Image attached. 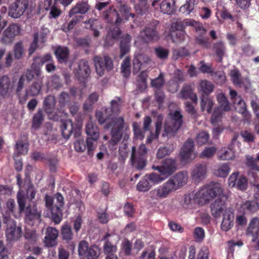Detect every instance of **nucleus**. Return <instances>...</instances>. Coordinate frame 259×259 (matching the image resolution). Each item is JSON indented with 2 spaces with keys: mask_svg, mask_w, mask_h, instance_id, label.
Segmentation results:
<instances>
[{
  "mask_svg": "<svg viewBox=\"0 0 259 259\" xmlns=\"http://www.w3.org/2000/svg\"><path fill=\"white\" fill-rule=\"evenodd\" d=\"M223 192V187L218 183L211 182L202 187L196 193L186 195L182 202L184 207L189 209L194 206L196 200L203 205L209 202L213 197L220 196Z\"/></svg>",
  "mask_w": 259,
  "mask_h": 259,
  "instance_id": "nucleus-1",
  "label": "nucleus"
},
{
  "mask_svg": "<svg viewBox=\"0 0 259 259\" xmlns=\"http://www.w3.org/2000/svg\"><path fill=\"white\" fill-rule=\"evenodd\" d=\"M96 117L100 123L103 124L106 122L105 128H111V139L109 142L111 146H114L119 142L122 137V130L125 131L128 128L127 124L124 122V119L122 117L114 118L112 115L107 116L101 111H98L96 113Z\"/></svg>",
  "mask_w": 259,
  "mask_h": 259,
  "instance_id": "nucleus-2",
  "label": "nucleus"
},
{
  "mask_svg": "<svg viewBox=\"0 0 259 259\" xmlns=\"http://www.w3.org/2000/svg\"><path fill=\"white\" fill-rule=\"evenodd\" d=\"M17 199L19 212L23 211L25 212V222L30 225H33L35 223H39L41 217V211L35 204H30L25 209V196L22 190L18 191Z\"/></svg>",
  "mask_w": 259,
  "mask_h": 259,
  "instance_id": "nucleus-3",
  "label": "nucleus"
},
{
  "mask_svg": "<svg viewBox=\"0 0 259 259\" xmlns=\"http://www.w3.org/2000/svg\"><path fill=\"white\" fill-rule=\"evenodd\" d=\"M182 124V115L179 111L170 113L165 120L164 131L165 135L173 136L180 129Z\"/></svg>",
  "mask_w": 259,
  "mask_h": 259,
  "instance_id": "nucleus-4",
  "label": "nucleus"
},
{
  "mask_svg": "<svg viewBox=\"0 0 259 259\" xmlns=\"http://www.w3.org/2000/svg\"><path fill=\"white\" fill-rule=\"evenodd\" d=\"M120 15L124 17L125 19L127 20L130 17L134 18V15L130 12L129 8L125 6H122L120 8V14H118L116 11L110 9L108 11L105 12L103 14V17L105 21L108 22H115L116 24H120L122 19L120 18Z\"/></svg>",
  "mask_w": 259,
  "mask_h": 259,
  "instance_id": "nucleus-5",
  "label": "nucleus"
},
{
  "mask_svg": "<svg viewBox=\"0 0 259 259\" xmlns=\"http://www.w3.org/2000/svg\"><path fill=\"white\" fill-rule=\"evenodd\" d=\"M147 149L144 144H141L138 149L133 147L131 161L133 166L138 169H142L146 165L145 156Z\"/></svg>",
  "mask_w": 259,
  "mask_h": 259,
  "instance_id": "nucleus-6",
  "label": "nucleus"
},
{
  "mask_svg": "<svg viewBox=\"0 0 259 259\" xmlns=\"http://www.w3.org/2000/svg\"><path fill=\"white\" fill-rule=\"evenodd\" d=\"M172 183L168 181L159 186L150 192V195L153 199L158 200L164 199L174 192Z\"/></svg>",
  "mask_w": 259,
  "mask_h": 259,
  "instance_id": "nucleus-7",
  "label": "nucleus"
},
{
  "mask_svg": "<svg viewBox=\"0 0 259 259\" xmlns=\"http://www.w3.org/2000/svg\"><path fill=\"white\" fill-rule=\"evenodd\" d=\"M217 98L221 109L216 108L213 112L211 118V121L212 124L217 123L220 121L223 114L221 109H222L224 111H229L231 110L229 102L223 93H219L217 95Z\"/></svg>",
  "mask_w": 259,
  "mask_h": 259,
  "instance_id": "nucleus-8",
  "label": "nucleus"
},
{
  "mask_svg": "<svg viewBox=\"0 0 259 259\" xmlns=\"http://www.w3.org/2000/svg\"><path fill=\"white\" fill-rule=\"evenodd\" d=\"M229 93L235 110L238 112L241 113L246 119H249L250 114L246 111L245 103L241 97L238 96L237 92L234 90L230 89Z\"/></svg>",
  "mask_w": 259,
  "mask_h": 259,
  "instance_id": "nucleus-9",
  "label": "nucleus"
},
{
  "mask_svg": "<svg viewBox=\"0 0 259 259\" xmlns=\"http://www.w3.org/2000/svg\"><path fill=\"white\" fill-rule=\"evenodd\" d=\"M28 6V0H15L10 7L9 14L14 18H18L24 14Z\"/></svg>",
  "mask_w": 259,
  "mask_h": 259,
  "instance_id": "nucleus-10",
  "label": "nucleus"
},
{
  "mask_svg": "<svg viewBox=\"0 0 259 259\" xmlns=\"http://www.w3.org/2000/svg\"><path fill=\"white\" fill-rule=\"evenodd\" d=\"M94 62L97 73L100 76L103 75L105 69L109 71L113 68L112 61L108 56L95 57Z\"/></svg>",
  "mask_w": 259,
  "mask_h": 259,
  "instance_id": "nucleus-11",
  "label": "nucleus"
},
{
  "mask_svg": "<svg viewBox=\"0 0 259 259\" xmlns=\"http://www.w3.org/2000/svg\"><path fill=\"white\" fill-rule=\"evenodd\" d=\"M228 185L230 187H235L243 191L247 189L248 182L246 178L238 172L232 173L228 179Z\"/></svg>",
  "mask_w": 259,
  "mask_h": 259,
  "instance_id": "nucleus-12",
  "label": "nucleus"
},
{
  "mask_svg": "<svg viewBox=\"0 0 259 259\" xmlns=\"http://www.w3.org/2000/svg\"><path fill=\"white\" fill-rule=\"evenodd\" d=\"M194 143L192 140H187L181 148L180 156L183 162L186 163L191 161L195 157Z\"/></svg>",
  "mask_w": 259,
  "mask_h": 259,
  "instance_id": "nucleus-13",
  "label": "nucleus"
},
{
  "mask_svg": "<svg viewBox=\"0 0 259 259\" xmlns=\"http://www.w3.org/2000/svg\"><path fill=\"white\" fill-rule=\"evenodd\" d=\"M170 35L172 41L177 44L182 42L186 39L187 35L183 30L180 22H177L172 24Z\"/></svg>",
  "mask_w": 259,
  "mask_h": 259,
  "instance_id": "nucleus-14",
  "label": "nucleus"
},
{
  "mask_svg": "<svg viewBox=\"0 0 259 259\" xmlns=\"http://www.w3.org/2000/svg\"><path fill=\"white\" fill-rule=\"evenodd\" d=\"M21 28L16 24L10 25L4 32L1 40L3 43L8 44L12 42L14 38L20 34Z\"/></svg>",
  "mask_w": 259,
  "mask_h": 259,
  "instance_id": "nucleus-15",
  "label": "nucleus"
},
{
  "mask_svg": "<svg viewBox=\"0 0 259 259\" xmlns=\"http://www.w3.org/2000/svg\"><path fill=\"white\" fill-rule=\"evenodd\" d=\"M56 201L55 206L52 208V215L53 221L56 224L59 223L62 219V211L60 207L63 205V197L59 193L56 194L54 198Z\"/></svg>",
  "mask_w": 259,
  "mask_h": 259,
  "instance_id": "nucleus-16",
  "label": "nucleus"
},
{
  "mask_svg": "<svg viewBox=\"0 0 259 259\" xmlns=\"http://www.w3.org/2000/svg\"><path fill=\"white\" fill-rule=\"evenodd\" d=\"M58 235L59 232L56 228L52 227H47L44 240L45 246L51 247L57 245Z\"/></svg>",
  "mask_w": 259,
  "mask_h": 259,
  "instance_id": "nucleus-17",
  "label": "nucleus"
},
{
  "mask_svg": "<svg viewBox=\"0 0 259 259\" xmlns=\"http://www.w3.org/2000/svg\"><path fill=\"white\" fill-rule=\"evenodd\" d=\"M152 168L158 171H162L163 175L167 178L177 169L176 162L174 159H166L161 166H153Z\"/></svg>",
  "mask_w": 259,
  "mask_h": 259,
  "instance_id": "nucleus-18",
  "label": "nucleus"
},
{
  "mask_svg": "<svg viewBox=\"0 0 259 259\" xmlns=\"http://www.w3.org/2000/svg\"><path fill=\"white\" fill-rule=\"evenodd\" d=\"M106 240L104 245V250L106 254H113L117 250L116 243L119 238L118 236L107 234L104 238Z\"/></svg>",
  "mask_w": 259,
  "mask_h": 259,
  "instance_id": "nucleus-19",
  "label": "nucleus"
},
{
  "mask_svg": "<svg viewBox=\"0 0 259 259\" xmlns=\"http://www.w3.org/2000/svg\"><path fill=\"white\" fill-rule=\"evenodd\" d=\"M223 191L220 196H217L219 198L215 200L211 205V214L215 218H218L220 217L221 214H223L225 209L228 208L226 207L225 201L221 198H220L223 195ZM214 198H215V197Z\"/></svg>",
  "mask_w": 259,
  "mask_h": 259,
  "instance_id": "nucleus-20",
  "label": "nucleus"
},
{
  "mask_svg": "<svg viewBox=\"0 0 259 259\" xmlns=\"http://www.w3.org/2000/svg\"><path fill=\"white\" fill-rule=\"evenodd\" d=\"M223 220L221 223V229L224 231L230 230L233 226L234 219V211L233 209L228 208L225 209L223 213Z\"/></svg>",
  "mask_w": 259,
  "mask_h": 259,
  "instance_id": "nucleus-21",
  "label": "nucleus"
},
{
  "mask_svg": "<svg viewBox=\"0 0 259 259\" xmlns=\"http://www.w3.org/2000/svg\"><path fill=\"white\" fill-rule=\"evenodd\" d=\"M14 88V84L9 77L3 76L0 79V95L3 97L11 96Z\"/></svg>",
  "mask_w": 259,
  "mask_h": 259,
  "instance_id": "nucleus-22",
  "label": "nucleus"
},
{
  "mask_svg": "<svg viewBox=\"0 0 259 259\" xmlns=\"http://www.w3.org/2000/svg\"><path fill=\"white\" fill-rule=\"evenodd\" d=\"M151 62L148 56L141 54L136 55L133 60L134 70L138 72L142 68L150 64Z\"/></svg>",
  "mask_w": 259,
  "mask_h": 259,
  "instance_id": "nucleus-23",
  "label": "nucleus"
},
{
  "mask_svg": "<svg viewBox=\"0 0 259 259\" xmlns=\"http://www.w3.org/2000/svg\"><path fill=\"white\" fill-rule=\"evenodd\" d=\"M188 180V174L187 172L181 171L175 175L172 179L168 181L173 184V188L176 191L181 187L185 185Z\"/></svg>",
  "mask_w": 259,
  "mask_h": 259,
  "instance_id": "nucleus-24",
  "label": "nucleus"
},
{
  "mask_svg": "<svg viewBox=\"0 0 259 259\" xmlns=\"http://www.w3.org/2000/svg\"><path fill=\"white\" fill-rule=\"evenodd\" d=\"M207 167L205 164H198L193 168L191 172L192 179L196 182L203 180L206 175Z\"/></svg>",
  "mask_w": 259,
  "mask_h": 259,
  "instance_id": "nucleus-25",
  "label": "nucleus"
},
{
  "mask_svg": "<svg viewBox=\"0 0 259 259\" xmlns=\"http://www.w3.org/2000/svg\"><path fill=\"white\" fill-rule=\"evenodd\" d=\"M247 234L252 236V241L255 242L259 237V218L254 217L250 222L247 229Z\"/></svg>",
  "mask_w": 259,
  "mask_h": 259,
  "instance_id": "nucleus-26",
  "label": "nucleus"
},
{
  "mask_svg": "<svg viewBox=\"0 0 259 259\" xmlns=\"http://www.w3.org/2000/svg\"><path fill=\"white\" fill-rule=\"evenodd\" d=\"M81 127L82 124L80 122H78L77 124L74 126L71 120H67L61 126L62 136L64 138L68 139L73 130H79Z\"/></svg>",
  "mask_w": 259,
  "mask_h": 259,
  "instance_id": "nucleus-27",
  "label": "nucleus"
},
{
  "mask_svg": "<svg viewBox=\"0 0 259 259\" xmlns=\"http://www.w3.org/2000/svg\"><path fill=\"white\" fill-rule=\"evenodd\" d=\"M158 38L156 32L153 29H147L141 32L140 37L136 41L135 44L138 45L140 41L148 42Z\"/></svg>",
  "mask_w": 259,
  "mask_h": 259,
  "instance_id": "nucleus-28",
  "label": "nucleus"
},
{
  "mask_svg": "<svg viewBox=\"0 0 259 259\" xmlns=\"http://www.w3.org/2000/svg\"><path fill=\"white\" fill-rule=\"evenodd\" d=\"M6 235L9 242L16 241L21 236V228L13 224L7 228Z\"/></svg>",
  "mask_w": 259,
  "mask_h": 259,
  "instance_id": "nucleus-29",
  "label": "nucleus"
},
{
  "mask_svg": "<svg viewBox=\"0 0 259 259\" xmlns=\"http://www.w3.org/2000/svg\"><path fill=\"white\" fill-rule=\"evenodd\" d=\"M218 156V158L221 160H232L235 157V151L232 148L224 147L219 150Z\"/></svg>",
  "mask_w": 259,
  "mask_h": 259,
  "instance_id": "nucleus-30",
  "label": "nucleus"
},
{
  "mask_svg": "<svg viewBox=\"0 0 259 259\" xmlns=\"http://www.w3.org/2000/svg\"><path fill=\"white\" fill-rule=\"evenodd\" d=\"M90 9V6L85 2H79L77 3L69 12V17H72L76 14H85Z\"/></svg>",
  "mask_w": 259,
  "mask_h": 259,
  "instance_id": "nucleus-31",
  "label": "nucleus"
},
{
  "mask_svg": "<svg viewBox=\"0 0 259 259\" xmlns=\"http://www.w3.org/2000/svg\"><path fill=\"white\" fill-rule=\"evenodd\" d=\"M179 97L183 99L190 98L194 103H197L198 100L196 94L193 92L189 85L183 87L179 94Z\"/></svg>",
  "mask_w": 259,
  "mask_h": 259,
  "instance_id": "nucleus-32",
  "label": "nucleus"
},
{
  "mask_svg": "<svg viewBox=\"0 0 259 259\" xmlns=\"http://www.w3.org/2000/svg\"><path fill=\"white\" fill-rule=\"evenodd\" d=\"M259 208L258 204L254 201H246L243 203L240 211L244 214L253 213L256 212Z\"/></svg>",
  "mask_w": 259,
  "mask_h": 259,
  "instance_id": "nucleus-33",
  "label": "nucleus"
},
{
  "mask_svg": "<svg viewBox=\"0 0 259 259\" xmlns=\"http://www.w3.org/2000/svg\"><path fill=\"white\" fill-rule=\"evenodd\" d=\"M85 133L88 136L92 138L94 141H97L99 137L98 127L94 124L91 119L86 124Z\"/></svg>",
  "mask_w": 259,
  "mask_h": 259,
  "instance_id": "nucleus-34",
  "label": "nucleus"
},
{
  "mask_svg": "<svg viewBox=\"0 0 259 259\" xmlns=\"http://www.w3.org/2000/svg\"><path fill=\"white\" fill-rule=\"evenodd\" d=\"M44 77L38 78L33 84L26 90V95L30 96L38 95L41 90L42 81Z\"/></svg>",
  "mask_w": 259,
  "mask_h": 259,
  "instance_id": "nucleus-35",
  "label": "nucleus"
},
{
  "mask_svg": "<svg viewBox=\"0 0 259 259\" xmlns=\"http://www.w3.org/2000/svg\"><path fill=\"white\" fill-rule=\"evenodd\" d=\"M100 249L97 246H92L85 250L84 254L79 255L81 259H94L99 255Z\"/></svg>",
  "mask_w": 259,
  "mask_h": 259,
  "instance_id": "nucleus-36",
  "label": "nucleus"
},
{
  "mask_svg": "<svg viewBox=\"0 0 259 259\" xmlns=\"http://www.w3.org/2000/svg\"><path fill=\"white\" fill-rule=\"evenodd\" d=\"M197 4L196 0H186L185 4L180 8V12L186 15H189L194 10Z\"/></svg>",
  "mask_w": 259,
  "mask_h": 259,
  "instance_id": "nucleus-37",
  "label": "nucleus"
},
{
  "mask_svg": "<svg viewBox=\"0 0 259 259\" xmlns=\"http://www.w3.org/2000/svg\"><path fill=\"white\" fill-rule=\"evenodd\" d=\"M160 10L164 14H170L175 10L174 0H163L160 4Z\"/></svg>",
  "mask_w": 259,
  "mask_h": 259,
  "instance_id": "nucleus-38",
  "label": "nucleus"
},
{
  "mask_svg": "<svg viewBox=\"0 0 259 259\" xmlns=\"http://www.w3.org/2000/svg\"><path fill=\"white\" fill-rule=\"evenodd\" d=\"M231 80L233 83L236 85L242 86L245 82H248L247 78L242 79L239 71L237 70H233L230 72Z\"/></svg>",
  "mask_w": 259,
  "mask_h": 259,
  "instance_id": "nucleus-39",
  "label": "nucleus"
},
{
  "mask_svg": "<svg viewBox=\"0 0 259 259\" xmlns=\"http://www.w3.org/2000/svg\"><path fill=\"white\" fill-rule=\"evenodd\" d=\"M198 89L199 91L205 94H209L214 90L213 84L210 81L206 80H202L200 81Z\"/></svg>",
  "mask_w": 259,
  "mask_h": 259,
  "instance_id": "nucleus-40",
  "label": "nucleus"
},
{
  "mask_svg": "<svg viewBox=\"0 0 259 259\" xmlns=\"http://www.w3.org/2000/svg\"><path fill=\"white\" fill-rule=\"evenodd\" d=\"M230 171V167L228 164L223 163L218 165L215 169L214 174L219 177L225 178Z\"/></svg>",
  "mask_w": 259,
  "mask_h": 259,
  "instance_id": "nucleus-41",
  "label": "nucleus"
},
{
  "mask_svg": "<svg viewBox=\"0 0 259 259\" xmlns=\"http://www.w3.org/2000/svg\"><path fill=\"white\" fill-rule=\"evenodd\" d=\"M159 174L156 172H152L150 174L146 176V178H147L151 183L154 184H157L163 181L167 178L163 175L162 171H158Z\"/></svg>",
  "mask_w": 259,
  "mask_h": 259,
  "instance_id": "nucleus-42",
  "label": "nucleus"
},
{
  "mask_svg": "<svg viewBox=\"0 0 259 259\" xmlns=\"http://www.w3.org/2000/svg\"><path fill=\"white\" fill-rule=\"evenodd\" d=\"M213 101L209 98L205 97L204 95H202L201 98V109L202 111H206L209 113L213 106Z\"/></svg>",
  "mask_w": 259,
  "mask_h": 259,
  "instance_id": "nucleus-43",
  "label": "nucleus"
},
{
  "mask_svg": "<svg viewBox=\"0 0 259 259\" xmlns=\"http://www.w3.org/2000/svg\"><path fill=\"white\" fill-rule=\"evenodd\" d=\"M90 72V69L85 61H81L79 65V70L77 72V75L80 78H86L88 76Z\"/></svg>",
  "mask_w": 259,
  "mask_h": 259,
  "instance_id": "nucleus-44",
  "label": "nucleus"
},
{
  "mask_svg": "<svg viewBox=\"0 0 259 259\" xmlns=\"http://www.w3.org/2000/svg\"><path fill=\"white\" fill-rule=\"evenodd\" d=\"M33 65H34V64H33ZM34 75L39 78H40V70L39 67L33 68V66H32L31 69L28 70L25 74H23L22 76L24 77L27 82H29L34 78Z\"/></svg>",
  "mask_w": 259,
  "mask_h": 259,
  "instance_id": "nucleus-45",
  "label": "nucleus"
},
{
  "mask_svg": "<svg viewBox=\"0 0 259 259\" xmlns=\"http://www.w3.org/2000/svg\"><path fill=\"white\" fill-rule=\"evenodd\" d=\"M68 53V50L65 47H59L55 51V55L60 62H63L66 61Z\"/></svg>",
  "mask_w": 259,
  "mask_h": 259,
  "instance_id": "nucleus-46",
  "label": "nucleus"
},
{
  "mask_svg": "<svg viewBox=\"0 0 259 259\" xmlns=\"http://www.w3.org/2000/svg\"><path fill=\"white\" fill-rule=\"evenodd\" d=\"M122 101L119 98H115L110 102L111 109L112 112V116L118 114L120 111Z\"/></svg>",
  "mask_w": 259,
  "mask_h": 259,
  "instance_id": "nucleus-47",
  "label": "nucleus"
},
{
  "mask_svg": "<svg viewBox=\"0 0 259 259\" xmlns=\"http://www.w3.org/2000/svg\"><path fill=\"white\" fill-rule=\"evenodd\" d=\"M186 25L192 26L194 27L197 32L200 34H203L206 33L205 29L203 27L202 25L198 22L193 20H186L185 21Z\"/></svg>",
  "mask_w": 259,
  "mask_h": 259,
  "instance_id": "nucleus-48",
  "label": "nucleus"
},
{
  "mask_svg": "<svg viewBox=\"0 0 259 259\" xmlns=\"http://www.w3.org/2000/svg\"><path fill=\"white\" fill-rule=\"evenodd\" d=\"M124 40H122L121 42L120 45V53H121V57H122L125 54H126L129 51L130 46L128 44L130 43L131 37L127 34L124 38Z\"/></svg>",
  "mask_w": 259,
  "mask_h": 259,
  "instance_id": "nucleus-49",
  "label": "nucleus"
},
{
  "mask_svg": "<svg viewBox=\"0 0 259 259\" xmlns=\"http://www.w3.org/2000/svg\"><path fill=\"white\" fill-rule=\"evenodd\" d=\"M61 234L64 240L69 241L72 238L73 234L71 228L68 224H65L62 227Z\"/></svg>",
  "mask_w": 259,
  "mask_h": 259,
  "instance_id": "nucleus-50",
  "label": "nucleus"
},
{
  "mask_svg": "<svg viewBox=\"0 0 259 259\" xmlns=\"http://www.w3.org/2000/svg\"><path fill=\"white\" fill-rule=\"evenodd\" d=\"M98 97L99 96L97 94L95 93L91 94L84 104V109L87 111L91 109L92 105L97 101Z\"/></svg>",
  "mask_w": 259,
  "mask_h": 259,
  "instance_id": "nucleus-51",
  "label": "nucleus"
},
{
  "mask_svg": "<svg viewBox=\"0 0 259 259\" xmlns=\"http://www.w3.org/2000/svg\"><path fill=\"white\" fill-rule=\"evenodd\" d=\"M209 135L206 132H201L196 138V141L198 145H202L208 143L209 140Z\"/></svg>",
  "mask_w": 259,
  "mask_h": 259,
  "instance_id": "nucleus-52",
  "label": "nucleus"
},
{
  "mask_svg": "<svg viewBox=\"0 0 259 259\" xmlns=\"http://www.w3.org/2000/svg\"><path fill=\"white\" fill-rule=\"evenodd\" d=\"M148 179L146 177L141 180L137 185V188L138 191L141 192H145L149 190L151 188V185L149 184Z\"/></svg>",
  "mask_w": 259,
  "mask_h": 259,
  "instance_id": "nucleus-53",
  "label": "nucleus"
},
{
  "mask_svg": "<svg viewBox=\"0 0 259 259\" xmlns=\"http://www.w3.org/2000/svg\"><path fill=\"white\" fill-rule=\"evenodd\" d=\"M121 71L124 77H128L131 73L130 60L126 58L122 62L121 65Z\"/></svg>",
  "mask_w": 259,
  "mask_h": 259,
  "instance_id": "nucleus-54",
  "label": "nucleus"
},
{
  "mask_svg": "<svg viewBox=\"0 0 259 259\" xmlns=\"http://www.w3.org/2000/svg\"><path fill=\"white\" fill-rule=\"evenodd\" d=\"M256 161H259V153L256 155V158H253L250 156L247 157V165L253 170L259 171V166L255 163Z\"/></svg>",
  "mask_w": 259,
  "mask_h": 259,
  "instance_id": "nucleus-55",
  "label": "nucleus"
},
{
  "mask_svg": "<svg viewBox=\"0 0 259 259\" xmlns=\"http://www.w3.org/2000/svg\"><path fill=\"white\" fill-rule=\"evenodd\" d=\"M43 121V116L41 112H38L33 117L32 127L37 129L40 126Z\"/></svg>",
  "mask_w": 259,
  "mask_h": 259,
  "instance_id": "nucleus-56",
  "label": "nucleus"
},
{
  "mask_svg": "<svg viewBox=\"0 0 259 259\" xmlns=\"http://www.w3.org/2000/svg\"><path fill=\"white\" fill-rule=\"evenodd\" d=\"M161 128V119L159 118L158 121L156 123V136H155L153 134L150 133V135L147 139V143H151L154 138H155L159 134Z\"/></svg>",
  "mask_w": 259,
  "mask_h": 259,
  "instance_id": "nucleus-57",
  "label": "nucleus"
},
{
  "mask_svg": "<svg viewBox=\"0 0 259 259\" xmlns=\"http://www.w3.org/2000/svg\"><path fill=\"white\" fill-rule=\"evenodd\" d=\"M7 208L9 211V217L11 215L14 216L15 217H17V215L15 213V210H16L15 202L14 200L13 199H9L7 202Z\"/></svg>",
  "mask_w": 259,
  "mask_h": 259,
  "instance_id": "nucleus-58",
  "label": "nucleus"
},
{
  "mask_svg": "<svg viewBox=\"0 0 259 259\" xmlns=\"http://www.w3.org/2000/svg\"><path fill=\"white\" fill-rule=\"evenodd\" d=\"M133 126L135 138L137 139L143 140L145 136L141 130L140 124L137 122H134Z\"/></svg>",
  "mask_w": 259,
  "mask_h": 259,
  "instance_id": "nucleus-59",
  "label": "nucleus"
},
{
  "mask_svg": "<svg viewBox=\"0 0 259 259\" xmlns=\"http://www.w3.org/2000/svg\"><path fill=\"white\" fill-rule=\"evenodd\" d=\"M121 249L126 255L131 253L132 244L127 239H124L121 245Z\"/></svg>",
  "mask_w": 259,
  "mask_h": 259,
  "instance_id": "nucleus-60",
  "label": "nucleus"
},
{
  "mask_svg": "<svg viewBox=\"0 0 259 259\" xmlns=\"http://www.w3.org/2000/svg\"><path fill=\"white\" fill-rule=\"evenodd\" d=\"M194 237L195 240L200 242L203 240L204 237V231L201 227H197L194 229Z\"/></svg>",
  "mask_w": 259,
  "mask_h": 259,
  "instance_id": "nucleus-61",
  "label": "nucleus"
},
{
  "mask_svg": "<svg viewBox=\"0 0 259 259\" xmlns=\"http://www.w3.org/2000/svg\"><path fill=\"white\" fill-rule=\"evenodd\" d=\"M216 150V148L214 147H206L200 154V157L209 158L214 155Z\"/></svg>",
  "mask_w": 259,
  "mask_h": 259,
  "instance_id": "nucleus-62",
  "label": "nucleus"
},
{
  "mask_svg": "<svg viewBox=\"0 0 259 259\" xmlns=\"http://www.w3.org/2000/svg\"><path fill=\"white\" fill-rule=\"evenodd\" d=\"M164 80L163 79V75L160 73L158 77L151 80V85L152 87L156 89L161 88L164 84Z\"/></svg>",
  "mask_w": 259,
  "mask_h": 259,
  "instance_id": "nucleus-63",
  "label": "nucleus"
},
{
  "mask_svg": "<svg viewBox=\"0 0 259 259\" xmlns=\"http://www.w3.org/2000/svg\"><path fill=\"white\" fill-rule=\"evenodd\" d=\"M79 18L80 17H75L73 18V19L67 24L66 26H63V30L64 31L67 32L73 29L79 21Z\"/></svg>",
  "mask_w": 259,
  "mask_h": 259,
  "instance_id": "nucleus-64",
  "label": "nucleus"
}]
</instances>
